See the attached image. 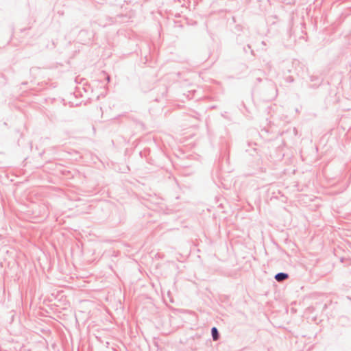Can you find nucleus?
<instances>
[{
    "instance_id": "1",
    "label": "nucleus",
    "mask_w": 351,
    "mask_h": 351,
    "mask_svg": "<svg viewBox=\"0 0 351 351\" xmlns=\"http://www.w3.org/2000/svg\"><path fill=\"white\" fill-rule=\"evenodd\" d=\"M288 278V275L284 273H279L276 275L275 278L277 281H282Z\"/></svg>"
},
{
    "instance_id": "2",
    "label": "nucleus",
    "mask_w": 351,
    "mask_h": 351,
    "mask_svg": "<svg viewBox=\"0 0 351 351\" xmlns=\"http://www.w3.org/2000/svg\"><path fill=\"white\" fill-rule=\"evenodd\" d=\"M212 336L215 341L218 339L219 334H218L217 329L215 327H213L212 328Z\"/></svg>"
}]
</instances>
